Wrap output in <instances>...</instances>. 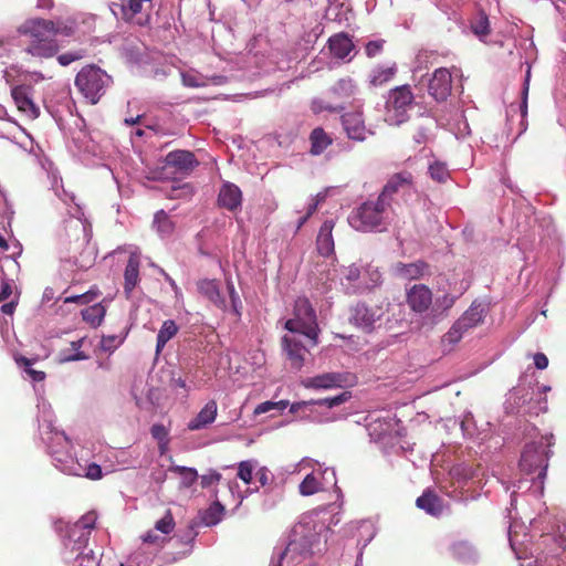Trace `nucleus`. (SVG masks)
<instances>
[{
	"label": "nucleus",
	"instance_id": "12",
	"mask_svg": "<svg viewBox=\"0 0 566 566\" xmlns=\"http://www.w3.org/2000/svg\"><path fill=\"white\" fill-rule=\"evenodd\" d=\"M452 75L446 67L437 69L428 83V93L437 102H444L451 94Z\"/></svg>",
	"mask_w": 566,
	"mask_h": 566
},
{
	"label": "nucleus",
	"instance_id": "7",
	"mask_svg": "<svg viewBox=\"0 0 566 566\" xmlns=\"http://www.w3.org/2000/svg\"><path fill=\"white\" fill-rule=\"evenodd\" d=\"M285 329L300 333L317 344L318 324L316 313L307 297H297L294 304V317L285 322Z\"/></svg>",
	"mask_w": 566,
	"mask_h": 566
},
{
	"label": "nucleus",
	"instance_id": "35",
	"mask_svg": "<svg viewBox=\"0 0 566 566\" xmlns=\"http://www.w3.org/2000/svg\"><path fill=\"white\" fill-rule=\"evenodd\" d=\"M322 490V484L313 474H307L300 484V493L304 496L313 495Z\"/></svg>",
	"mask_w": 566,
	"mask_h": 566
},
{
	"label": "nucleus",
	"instance_id": "6",
	"mask_svg": "<svg viewBox=\"0 0 566 566\" xmlns=\"http://www.w3.org/2000/svg\"><path fill=\"white\" fill-rule=\"evenodd\" d=\"M388 208L378 197L376 200H367L352 211L348 222L357 231L370 232L384 224Z\"/></svg>",
	"mask_w": 566,
	"mask_h": 566
},
{
	"label": "nucleus",
	"instance_id": "18",
	"mask_svg": "<svg viewBox=\"0 0 566 566\" xmlns=\"http://www.w3.org/2000/svg\"><path fill=\"white\" fill-rule=\"evenodd\" d=\"M344 381L343 374L325 373L302 380V385L308 389H332L342 387Z\"/></svg>",
	"mask_w": 566,
	"mask_h": 566
},
{
	"label": "nucleus",
	"instance_id": "25",
	"mask_svg": "<svg viewBox=\"0 0 566 566\" xmlns=\"http://www.w3.org/2000/svg\"><path fill=\"white\" fill-rule=\"evenodd\" d=\"M124 292L126 294V297L129 298L132 292L139 282V261L134 256H130L128 259L124 272Z\"/></svg>",
	"mask_w": 566,
	"mask_h": 566
},
{
	"label": "nucleus",
	"instance_id": "44",
	"mask_svg": "<svg viewBox=\"0 0 566 566\" xmlns=\"http://www.w3.org/2000/svg\"><path fill=\"white\" fill-rule=\"evenodd\" d=\"M85 55H86V51L83 49H80L76 51H71V52H65V53L57 55V62L62 66H67L71 63L83 59Z\"/></svg>",
	"mask_w": 566,
	"mask_h": 566
},
{
	"label": "nucleus",
	"instance_id": "22",
	"mask_svg": "<svg viewBox=\"0 0 566 566\" xmlns=\"http://www.w3.org/2000/svg\"><path fill=\"white\" fill-rule=\"evenodd\" d=\"M198 290L201 295L207 297L211 303L221 310L227 308V303L221 296L218 283L216 280H201L198 282Z\"/></svg>",
	"mask_w": 566,
	"mask_h": 566
},
{
	"label": "nucleus",
	"instance_id": "11",
	"mask_svg": "<svg viewBox=\"0 0 566 566\" xmlns=\"http://www.w3.org/2000/svg\"><path fill=\"white\" fill-rule=\"evenodd\" d=\"M34 88L31 85H15L11 88V97L18 111L29 119L40 115V108L33 101Z\"/></svg>",
	"mask_w": 566,
	"mask_h": 566
},
{
	"label": "nucleus",
	"instance_id": "15",
	"mask_svg": "<svg viewBox=\"0 0 566 566\" xmlns=\"http://www.w3.org/2000/svg\"><path fill=\"white\" fill-rule=\"evenodd\" d=\"M165 164L169 167L175 168L181 174H190L196 167L199 166L195 154L190 150H172L165 157Z\"/></svg>",
	"mask_w": 566,
	"mask_h": 566
},
{
	"label": "nucleus",
	"instance_id": "53",
	"mask_svg": "<svg viewBox=\"0 0 566 566\" xmlns=\"http://www.w3.org/2000/svg\"><path fill=\"white\" fill-rule=\"evenodd\" d=\"M150 433L154 439L158 441H165L168 437V431L163 424H153L150 428Z\"/></svg>",
	"mask_w": 566,
	"mask_h": 566
},
{
	"label": "nucleus",
	"instance_id": "61",
	"mask_svg": "<svg viewBox=\"0 0 566 566\" xmlns=\"http://www.w3.org/2000/svg\"><path fill=\"white\" fill-rule=\"evenodd\" d=\"M557 545L566 552V525H563L558 530V534L556 536Z\"/></svg>",
	"mask_w": 566,
	"mask_h": 566
},
{
	"label": "nucleus",
	"instance_id": "63",
	"mask_svg": "<svg viewBox=\"0 0 566 566\" xmlns=\"http://www.w3.org/2000/svg\"><path fill=\"white\" fill-rule=\"evenodd\" d=\"M12 293L11 285L8 282H2L1 289H0V302L6 301L10 297Z\"/></svg>",
	"mask_w": 566,
	"mask_h": 566
},
{
	"label": "nucleus",
	"instance_id": "42",
	"mask_svg": "<svg viewBox=\"0 0 566 566\" xmlns=\"http://www.w3.org/2000/svg\"><path fill=\"white\" fill-rule=\"evenodd\" d=\"M431 178L438 182H444L449 178V170L442 163L436 161L429 166Z\"/></svg>",
	"mask_w": 566,
	"mask_h": 566
},
{
	"label": "nucleus",
	"instance_id": "43",
	"mask_svg": "<svg viewBox=\"0 0 566 566\" xmlns=\"http://www.w3.org/2000/svg\"><path fill=\"white\" fill-rule=\"evenodd\" d=\"M349 398H350V392L343 391L335 397L323 398V399H318L316 401H317L318 406H326L327 408L331 409V408H334L336 406H339V405L346 402Z\"/></svg>",
	"mask_w": 566,
	"mask_h": 566
},
{
	"label": "nucleus",
	"instance_id": "19",
	"mask_svg": "<svg viewBox=\"0 0 566 566\" xmlns=\"http://www.w3.org/2000/svg\"><path fill=\"white\" fill-rule=\"evenodd\" d=\"M282 345L284 350L286 352L291 367L296 370H300L304 365V353L306 350L305 347L302 345L301 342L290 336H284L282 338Z\"/></svg>",
	"mask_w": 566,
	"mask_h": 566
},
{
	"label": "nucleus",
	"instance_id": "46",
	"mask_svg": "<svg viewBox=\"0 0 566 566\" xmlns=\"http://www.w3.org/2000/svg\"><path fill=\"white\" fill-rule=\"evenodd\" d=\"M453 553L455 558L460 562L470 560L473 555L472 547L464 542L455 544L453 547Z\"/></svg>",
	"mask_w": 566,
	"mask_h": 566
},
{
	"label": "nucleus",
	"instance_id": "45",
	"mask_svg": "<svg viewBox=\"0 0 566 566\" xmlns=\"http://www.w3.org/2000/svg\"><path fill=\"white\" fill-rule=\"evenodd\" d=\"M308 402H311V407L306 408L305 411H303V415L300 416V419L310 420L312 422H324L332 420L331 418L323 419L319 416L317 409L315 408V406H318L316 400H310Z\"/></svg>",
	"mask_w": 566,
	"mask_h": 566
},
{
	"label": "nucleus",
	"instance_id": "50",
	"mask_svg": "<svg viewBox=\"0 0 566 566\" xmlns=\"http://www.w3.org/2000/svg\"><path fill=\"white\" fill-rule=\"evenodd\" d=\"M54 39H56V35H64V36H71L74 34V28L73 25H70L67 23H64L63 21H56L54 22Z\"/></svg>",
	"mask_w": 566,
	"mask_h": 566
},
{
	"label": "nucleus",
	"instance_id": "20",
	"mask_svg": "<svg viewBox=\"0 0 566 566\" xmlns=\"http://www.w3.org/2000/svg\"><path fill=\"white\" fill-rule=\"evenodd\" d=\"M218 406L214 400L208 401L198 415L190 420L188 429L191 431L200 430L211 424L217 417Z\"/></svg>",
	"mask_w": 566,
	"mask_h": 566
},
{
	"label": "nucleus",
	"instance_id": "23",
	"mask_svg": "<svg viewBox=\"0 0 566 566\" xmlns=\"http://www.w3.org/2000/svg\"><path fill=\"white\" fill-rule=\"evenodd\" d=\"M429 271V265L423 261L413 263L399 262L396 265L397 274L405 280H418Z\"/></svg>",
	"mask_w": 566,
	"mask_h": 566
},
{
	"label": "nucleus",
	"instance_id": "64",
	"mask_svg": "<svg viewBox=\"0 0 566 566\" xmlns=\"http://www.w3.org/2000/svg\"><path fill=\"white\" fill-rule=\"evenodd\" d=\"M15 305H17V303L9 302V303L3 304L0 310L3 314L11 315V314H13V312L15 310Z\"/></svg>",
	"mask_w": 566,
	"mask_h": 566
},
{
	"label": "nucleus",
	"instance_id": "47",
	"mask_svg": "<svg viewBox=\"0 0 566 566\" xmlns=\"http://www.w3.org/2000/svg\"><path fill=\"white\" fill-rule=\"evenodd\" d=\"M125 339L124 336H117V335H108L103 336L101 340V346L104 350L112 352L115 348H117Z\"/></svg>",
	"mask_w": 566,
	"mask_h": 566
},
{
	"label": "nucleus",
	"instance_id": "1",
	"mask_svg": "<svg viewBox=\"0 0 566 566\" xmlns=\"http://www.w3.org/2000/svg\"><path fill=\"white\" fill-rule=\"evenodd\" d=\"M96 520V513L88 512L67 528V537L63 542L64 554L66 559H71L76 554L74 557L75 566H99V557L92 548L87 547Z\"/></svg>",
	"mask_w": 566,
	"mask_h": 566
},
{
	"label": "nucleus",
	"instance_id": "31",
	"mask_svg": "<svg viewBox=\"0 0 566 566\" xmlns=\"http://www.w3.org/2000/svg\"><path fill=\"white\" fill-rule=\"evenodd\" d=\"M396 73V64L388 67H377L373 71L369 82L373 86H381L390 82L395 77Z\"/></svg>",
	"mask_w": 566,
	"mask_h": 566
},
{
	"label": "nucleus",
	"instance_id": "30",
	"mask_svg": "<svg viewBox=\"0 0 566 566\" xmlns=\"http://www.w3.org/2000/svg\"><path fill=\"white\" fill-rule=\"evenodd\" d=\"M224 514V507L220 502H213L201 515V522L206 526L217 525Z\"/></svg>",
	"mask_w": 566,
	"mask_h": 566
},
{
	"label": "nucleus",
	"instance_id": "37",
	"mask_svg": "<svg viewBox=\"0 0 566 566\" xmlns=\"http://www.w3.org/2000/svg\"><path fill=\"white\" fill-rule=\"evenodd\" d=\"M195 188L190 182L172 186L168 192L169 199H189L193 196Z\"/></svg>",
	"mask_w": 566,
	"mask_h": 566
},
{
	"label": "nucleus",
	"instance_id": "21",
	"mask_svg": "<svg viewBox=\"0 0 566 566\" xmlns=\"http://www.w3.org/2000/svg\"><path fill=\"white\" fill-rule=\"evenodd\" d=\"M334 222L326 220L322 226L317 234L316 247L317 251L323 256H329L334 252V240L332 231Z\"/></svg>",
	"mask_w": 566,
	"mask_h": 566
},
{
	"label": "nucleus",
	"instance_id": "26",
	"mask_svg": "<svg viewBox=\"0 0 566 566\" xmlns=\"http://www.w3.org/2000/svg\"><path fill=\"white\" fill-rule=\"evenodd\" d=\"M81 315L85 323L91 327L96 328L102 324L106 315V308L102 303H96L82 310Z\"/></svg>",
	"mask_w": 566,
	"mask_h": 566
},
{
	"label": "nucleus",
	"instance_id": "5",
	"mask_svg": "<svg viewBox=\"0 0 566 566\" xmlns=\"http://www.w3.org/2000/svg\"><path fill=\"white\" fill-rule=\"evenodd\" d=\"M552 438L541 437L539 440L525 444L520 460V468L523 472L536 473L539 480L546 476Z\"/></svg>",
	"mask_w": 566,
	"mask_h": 566
},
{
	"label": "nucleus",
	"instance_id": "28",
	"mask_svg": "<svg viewBox=\"0 0 566 566\" xmlns=\"http://www.w3.org/2000/svg\"><path fill=\"white\" fill-rule=\"evenodd\" d=\"M179 331L178 325L172 319H167L163 323L158 335H157V343H156V352L159 354L166 344L174 338Z\"/></svg>",
	"mask_w": 566,
	"mask_h": 566
},
{
	"label": "nucleus",
	"instance_id": "14",
	"mask_svg": "<svg viewBox=\"0 0 566 566\" xmlns=\"http://www.w3.org/2000/svg\"><path fill=\"white\" fill-rule=\"evenodd\" d=\"M342 123L348 138L363 142L373 134L365 125L361 112H350L342 116Z\"/></svg>",
	"mask_w": 566,
	"mask_h": 566
},
{
	"label": "nucleus",
	"instance_id": "27",
	"mask_svg": "<svg viewBox=\"0 0 566 566\" xmlns=\"http://www.w3.org/2000/svg\"><path fill=\"white\" fill-rule=\"evenodd\" d=\"M311 154L321 155L331 144L332 138L322 127H316L310 135Z\"/></svg>",
	"mask_w": 566,
	"mask_h": 566
},
{
	"label": "nucleus",
	"instance_id": "40",
	"mask_svg": "<svg viewBox=\"0 0 566 566\" xmlns=\"http://www.w3.org/2000/svg\"><path fill=\"white\" fill-rule=\"evenodd\" d=\"M472 31L479 38L488 36L491 32L489 18L481 13L480 17L472 23Z\"/></svg>",
	"mask_w": 566,
	"mask_h": 566
},
{
	"label": "nucleus",
	"instance_id": "52",
	"mask_svg": "<svg viewBox=\"0 0 566 566\" xmlns=\"http://www.w3.org/2000/svg\"><path fill=\"white\" fill-rule=\"evenodd\" d=\"M221 479V474L218 472H210L208 474H203L200 478V484L202 488H209L213 484H217Z\"/></svg>",
	"mask_w": 566,
	"mask_h": 566
},
{
	"label": "nucleus",
	"instance_id": "16",
	"mask_svg": "<svg viewBox=\"0 0 566 566\" xmlns=\"http://www.w3.org/2000/svg\"><path fill=\"white\" fill-rule=\"evenodd\" d=\"M381 308L358 303L352 311V322L365 331H370L374 324L381 317Z\"/></svg>",
	"mask_w": 566,
	"mask_h": 566
},
{
	"label": "nucleus",
	"instance_id": "10",
	"mask_svg": "<svg viewBox=\"0 0 566 566\" xmlns=\"http://www.w3.org/2000/svg\"><path fill=\"white\" fill-rule=\"evenodd\" d=\"M413 176L409 171H400L391 175L382 190L380 191L378 198L384 201L388 207H390L392 198L396 193L399 192H410L413 190Z\"/></svg>",
	"mask_w": 566,
	"mask_h": 566
},
{
	"label": "nucleus",
	"instance_id": "49",
	"mask_svg": "<svg viewBox=\"0 0 566 566\" xmlns=\"http://www.w3.org/2000/svg\"><path fill=\"white\" fill-rule=\"evenodd\" d=\"M228 286V291H229V295H230V298H231V306H232V310L233 312L240 316L241 313H240V308H241V300H240V296L239 294L237 293L235 289H234V285L232 282H228L227 284Z\"/></svg>",
	"mask_w": 566,
	"mask_h": 566
},
{
	"label": "nucleus",
	"instance_id": "62",
	"mask_svg": "<svg viewBox=\"0 0 566 566\" xmlns=\"http://www.w3.org/2000/svg\"><path fill=\"white\" fill-rule=\"evenodd\" d=\"M143 542L148 544H161L164 543V538L160 536L154 534L151 531H149L146 535L143 536Z\"/></svg>",
	"mask_w": 566,
	"mask_h": 566
},
{
	"label": "nucleus",
	"instance_id": "54",
	"mask_svg": "<svg viewBox=\"0 0 566 566\" xmlns=\"http://www.w3.org/2000/svg\"><path fill=\"white\" fill-rule=\"evenodd\" d=\"M102 469L96 463H91L86 468L85 476L90 480H99L102 479Z\"/></svg>",
	"mask_w": 566,
	"mask_h": 566
},
{
	"label": "nucleus",
	"instance_id": "29",
	"mask_svg": "<svg viewBox=\"0 0 566 566\" xmlns=\"http://www.w3.org/2000/svg\"><path fill=\"white\" fill-rule=\"evenodd\" d=\"M416 504L419 509L431 515H438L442 510L441 500L430 491L424 492L421 496H419L416 501Z\"/></svg>",
	"mask_w": 566,
	"mask_h": 566
},
{
	"label": "nucleus",
	"instance_id": "56",
	"mask_svg": "<svg viewBox=\"0 0 566 566\" xmlns=\"http://www.w3.org/2000/svg\"><path fill=\"white\" fill-rule=\"evenodd\" d=\"M343 107L342 106H332L329 104H326L324 105L322 102H314L313 103V111L315 113H318V112H323V111H327V112H331V113H337L339 111H342Z\"/></svg>",
	"mask_w": 566,
	"mask_h": 566
},
{
	"label": "nucleus",
	"instance_id": "2",
	"mask_svg": "<svg viewBox=\"0 0 566 566\" xmlns=\"http://www.w3.org/2000/svg\"><path fill=\"white\" fill-rule=\"evenodd\" d=\"M54 21L42 18L27 19L19 25V34L29 39L25 52L36 57L49 59L59 52L57 40L54 39Z\"/></svg>",
	"mask_w": 566,
	"mask_h": 566
},
{
	"label": "nucleus",
	"instance_id": "60",
	"mask_svg": "<svg viewBox=\"0 0 566 566\" xmlns=\"http://www.w3.org/2000/svg\"><path fill=\"white\" fill-rule=\"evenodd\" d=\"M533 358H534V365H535V367L537 369L543 370V369L547 368V366H548V358H547V356L545 354L536 353Z\"/></svg>",
	"mask_w": 566,
	"mask_h": 566
},
{
	"label": "nucleus",
	"instance_id": "39",
	"mask_svg": "<svg viewBox=\"0 0 566 566\" xmlns=\"http://www.w3.org/2000/svg\"><path fill=\"white\" fill-rule=\"evenodd\" d=\"M99 295L98 290L92 289L83 294L65 296L63 298L64 303H77L80 305H85L93 302Z\"/></svg>",
	"mask_w": 566,
	"mask_h": 566
},
{
	"label": "nucleus",
	"instance_id": "51",
	"mask_svg": "<svg viewBox=\"0 0 566 566\" xmlns=\"http://www.w3.org/2000/svg\"><path fill=\"white\" fill-rule=\"evenodd\" d=\"M384 43H385L384 40L369 41L365 48V52H366L367 56L368 57L376 56L382 50Z\"/></svg>",
	"mask_w": 566,
	"mask_h": 566
},
{
	"label": "nucleus",
	"instance_id": "33",
	"mask_svg": "<svg viewBox=\"0 0 566 566\" xmlns=\"http://www.w3.org/2000/svg\"><path fill=\"white\" fill-rule=\"evenodd\" d=\"M169 470L181 478V485L184 488L192 486L195 482L198 480V472L193 468L175 465L171 467Z\"/></svg>",
	"mask_w": 566,
	"mask_h": 566
},
{
	"label": "nucleus",
	"instance_id": "32",
	"mask_svg": "<svg viewBox=\"0 0 566 566\" xmlns=\"http://www.w3.org/2000/svg\"><path fill=\"white\" fill-rule=\"evenodd\" d=\"M357 87L354 81L349 77L338 80L332 87L335 96L342 99L349 98L355 95Z\"/></svg>",
	"mask_w": 566,
	"mask_h": 566
},
{
	"label": "nucleus",
	"instance_id": "59",
	"mask_svg": "<svg viewBox=\"0 0 566 566\" xmlns=\"http://www.w3.org/2000/svg\"><path fill=\"white\" fill-rule=\"evenodd\" d=\"M275 406H276V405H274V402H273V401H264V402H261V403H259V405L255 407V409H254L253 413H254L255 416H259V415H262V413H266V412H269V411H271V410H274V409H275Z\"/></svg>",
	"mask_w": 566,
	"mask_h": 566
},
{
	"label": "nucleus",
	"instance_id": "13",
	"mask_svg": "<svg viewBox=\"0 0 566 566\" xmlns=\"http://www.w3.org/2000/svg\"><path fill=\"white\" fill-rule=\"evenodd\" d=\"M432 292L424 284H415L406 293V302L415 313L422 314L432 305Z\"/></svg>",
	"mask_w": 566,
	"mask_h": 566
},
{
	"label": "nucleus",
	"instance_id": "36",
	"mask_svg": "<svg viewBox=\"0 0 566 566\" xmlns=\"http://www.w3.org/2000/svg\"><path fill=\"white\" fill-rule=\"evenodd\" d=\"M15 363L21 366V367H24V370L25 373L29 375V377L33 380V381H42L44 380L45 378V373L44 371H41V370H35L33 369L31 366L33 364V360L32 359H29L24 356H17L15 358Z\"/></svg>",
	"mask_w": 566,
	"mask_h": 566
},
{
	"label": "nucleus",
	"instance_id": "17",
	"mask_svg": "<svg viewBox=\"0 0 566 566\" xmlns=\"http://www.w3.org/2000/svg\"><path fill=\"white\" fill-rule=\"evenodd\" d=\"M218 205L229 211L238 210L242 205L240 188L232 182L223 184L218 195Z\"/></svg>",
	"mask_w": 566,
	"mask_h": 566
},
{
	"label": "nucleus",
	"instance_id": "3",
	"mask_svg": "<svg viewBox=\"0 0 566 566\" xmlns=\"http://www.w3.org/2000/svg\"><path fill=\"white\" fill-rule=\"evenodd\" d=\"M112 83V77L99 66H83L75 76V87L91 104H96Z\"/></svg>",
	"mask_w": 566,
	"mask_h": 566
},
{
	"label": "nucleus",
	"instance_id": "55",
	"mask_svg": "<svg viewBox=\"0 0 566 566\" xmlns=\"http://www.w3.org/2000/svg\"><path fill=\"white\" fill-rule=\"evenodd\" d=\"M325 199V195L318 193L316 197L312 200V202L307 206L305 216L311 218L315 211L317 210V207L321 202H323Z\"/></svg>",
	"mask_w": 566,
	"mask_h": 566
},
{
	"label": "nucleus",
	"instance_id": "24",
	"mask_svg": "<svg viewBox=\"0 0 566 566\" xmlns=\"http://www.w3.org/2000/svg\"><path fill=\"white\" fill-rule=\"evenodd\" d=\"M328 48L337 59H345L354 49V44L347 34L339 33L329 38Z\"/></svg>",
	"mask_w": 566,
	"mask_h": 566
},
{
	"label": "nucleus",
	"instance_id": "4",
	"mask_svg": "<svg viewBox=\"0 0 566 566\" xmlns=\"http://www.w3.org/2000/svg\"><path fill=\"white\" fill-rule=\"evenodd\" d=\"M415 104V94L409 84L391 88L385 103V120L399 126L409 119V111Z\"/></svg>",
	"mask_w": 566,
	"mask_h": 566
},
{
	"label": "nucleus",
	"instance_id": "48",
	"mask_svg": "<svg viewBox=\"0 0 566 566\" xmlns=\"http://www.w3.org/2000/svg\"><path fill=\"white\" fill-rule=\"evenodd\" d=\"M253 465L251 461H242L239 464L238 476L244 482L250 483L252 480Z\"/></svg>",
	"mask_w": 566,
	"mask_h": 566
},
{
	"label": "nucleus",
	"instance_id": "57",
	"mask_svg": "<svg viewBox=\"0 0 566 566\" xmlns=\"http://www.w3.org/2000/svg\"><path fill=\"white\" fill-rule=\"evenodd\" d=\"M308 407H311V402H306V401L293 402L290 406V412L300 417L301 415H303V411H305V409Z\"/></svg>",
	"mask_w": 566,
	"mask_h": 566
},
{
	"label": "nucleus",
	"instance_id": "34",
	"mask_svg": "<svg viewBox=\"0 0 566 566\" xmlns=\"http://www.w3.org/2000/svg\"><path fill=\"white\" fill-rule=\"evenodd\" d=\"M154 227H156L157 231L163 235L172 233L175 229L174 222L170 220L169 216L164 210L156 212L154 219Z\"/></svg>",
	"mask_w": 566,
	"mask_h": 566
},
{
	"label": "nucleus",
	"instance_id": "38",
	"mask_svg": "<svg viewBox=\"0 0 566 566\" xmlns=\"http://www.w3.org/2000/svg\"><path fill=\"white\" fill-rule=\"evenodd\" d=\"M85 342V338H80L77 340H74L71 343V349L74 352L73 354H66L65 352L63 353V358L62 360L63 361H75V360H84V359H87L88 356L84 353V352H81V347L83 346Z\"/></svg>",
	"mask_w": 566,
	"mask_h": 566
},
{
	"label": "nucleus",
	"instance_id": "8",
	"mask_svg": "<svg viewBox=\"0 0 566 566\" xmlns=\"http://www.w3.org/2000/svg\"><path fill=\"white\" fill-rule=\"evenodd\" d=\"M483 317L484 310L482 306L471 305L444 335V340L450 344L458 343L464 333L482 323Z\"/></svg>",
	"mask_w": 566,
	"mask_h": 566
},
{
	"label": "nucleus",
	"instance_id": "41",
	"mask_svg": "<svg viewBox=\"0 0 566 566\" xmlns=\"http://www.w3.org/2000/svg\"><path fill=\"white\" fill-rule=\"evenodd\" d=\"M175 528V520L170 511H167L165 515L158 520L155 524V530L161 534L168 535Z\"/></svg>",
	"mask_w": 566,
	"mask_h": 566
},
{
	"label": "nucleus",
	"instance_id": "58",
	"mask_svg": "<svg viewBox=\"0 0 566 566\" xmlns=\"http://www.w3.org/2000/svg\"><path fill=\"white\" fill-rule=\"evenodd\" d=\"M345 277L350 281H357L360 277V268L356 264H352L347 268Z\"/></svg>",
	"mask_w": 566,
	"mask_h": 566
},
{
	"label": "nucleus",
	"instance_id": "9",
	"mask_svg": "<svg viewBox=\"0 0 566 566\" xmlns=\"http://www.w3.org/2000/svg\"><path fill=\"white\" fill-rule=\"evenodd\" d=\"M153 0H119L122 19L139 27H146L150 21Z\"/></svg>",
	"mask_w": 566,
	"mask_h": 566
}]
</instances>
